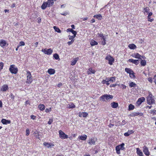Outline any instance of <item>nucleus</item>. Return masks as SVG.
<instances>
[{"instance_id":"16","label":"nucleus","mask_w":156,"mask_h":156,"mask_svg":"<svg viewBox=\"0 0 156 156\" xmlns=\"http://www.w3.org/2000/svg\"><path fill=\"white\" fill-rule=\"evenodd\" d=\"M47 7H48V4L47 2H44L41 6L42 9H45Z\"/></svg>"},{"instance_id":"36","label":"nucleus","mask_w":156,"mask_h":156,"mask_svg":"<svg viewBox=\"0 0 156 156\" xmlns=\"http://www.w3.org/2000/svg\"><path fill=\"white\" fill-rule=\"evenodd\" d=\"M134 106L132 104H130L129 106L128 110L130 111L133 110L134 108Z\"/></svg>"},{"instance_id":"50","label":"nucleus","mask_w":156,"mask_h":156,"mask_svg":"<svg viewBox=\"0 0 156 156\" xmlns=\"http://www.w3.org/2000/svg\"><path fill=\"white\" fill-rule=\"evenodd\" d=\"M19 44L20 46H24L25 45V43L23 41H21L20 42Z\"/></svg>"},{"instance_id":"30","label":"nucleus","mask_w":156,"mask_h":156,"mask_svg":"<svg viewBox=\"0 0 156 156\" xmlns=\"http://www.w3.org/2000/svg\"><path fill=\"white\" fill-rule=\"evenodd\" d=\"M125 70L126 72L129 74L131 73L132 72H133V71L132 69L127 68H126L125 69Z\"/></svg>"},{"instance_id":"60","label":"nucleus","mask_w":156,"mask_h":156,"mask_svg":"<svg viewBox=\"0 0 156 156\" xmlns=\"http://www.w3.org/2000/svg\"><path fill=\"white\" fill-rule=\"evenodd\" d=\"M107 80H108L107 78L105 80H103L102 81V83L103 84H105V83H106V82H107Z\"/></svg>"},{"instance_id":"2","label":"nucleus","mask_w":156,"mask_h":156,"mask_svg":"<svg viewBox=\"0 0 156 156\" xmlns=\"http://www.w3.org/2000/svg\"><path fill=\"white\" fill-rule=\"evenodd\" d=\"M26 76L27 77L26 83H30L32 81V79L31 73L29 71L27 72Z\"/></svg>"},{"instance_id":"58","label":"nucleus","mask_w":156,"mask_h":156,"mask_svg":"<svg viewBox=\"0 0 156 156\" xmlns=\"http://www.w3.org/2000/svg\"><path fill=\"white\" fill-rule=\"evenodd\" d=\"M148 81H149L150 82L152 83V79L151 77H149L147 79Z\"/></svg>"},{"instance_id":"53","label":"nucleus","mask_w":156,"mask_h":156,"mask_svg":"<svg viewBox=\"0 0 156 156\" xmlns=\"http://www.w3.org/2000/svg\"><path fill=\"white\" fill-rule=\"evenodd\" d=\"M148 20L149 21L152 22L154 20L153 19H151L150 17H147Z\"/></svg>"},{"instance_id":"17","label":"nucleus","mask_w":156,"mask_h":156,"mask_svg":"<svg viewBox=\"0 0 156 156\" xmlns=\"http://www.w3.org/2000/svg\"><path fill=\"white\" fill-rule=\"evenodd\" d=\"M6 44V42L5 40H1L0 41V45L2 47L5 46Z\"/></svg>"},{"instance_id":"5","label":"nucleus","mask_w":156,"mask_h":156,"mask_svg":"<svg viewBox=\"0 0 156 156\" xmlns=\"http://www.w3.org/2000/svg\"><path fill=\"white\" fill-rule=\"evenodd\" d=\"M60 137L62 139H67L68 136L66 134L62 131L60 130L58 131Z\"/></svg>"},{"instance_id":"62","label":"nucleus","mask_w":156,"mask_h":156,"mask_svg":"<svg viewBox=\"0 0 156 156\" xmlns=\"http://www.w3.org/2000/svg\"><path fill=\"white\" fill-rule=\"evenodd\" d=\"M108 126L109 127L111 128L114 126V125L111 123H110Z\"/></svg>"},{"instance_id":"39","label":"nucleus","mask_w":156,"mask_h":156,"mask_svg":"<svg viewBox=\"0 0 156 156\" xmlns=\"http://www.w3.org/2000/svg\"><path fill=\"white\" fill-rule=\"evenodd\" d=\"M140 63L142 66H145L146 65V62L145 60H141Z\"/></svg>"},{"instance_id":"46","label":"nucleus","mask_w":156,"mask_h":156,"mask_svg":"<svg viewBox=\"0 0 156 156\" xmlns=\"http://www.w3.org/2000/svg\"><path fill=\"white\" fill-rule=\"evenodd\" d=\"M74 39H72L71 41L68 42L67 44L69 45H70L72 44V43L74 42Z\"/></svg>"},{"instance_id":"25","label":"nucleus","mask_w":156,"mask_h":156,"mask_svg":"<svg viewBox=\"0 0 156 156\" xmlns=\"http://www.w3.org/2000/svg\"><path fill=\"white\" fill-rule=\"evenodd\" d=\"M67 107L69 108H73L75 107V105L73 103H71L67 105Z\"/></svg>"},{"instance_id":"18","label":"nucleus","mask_w":156,"mask_h":156,"mask_svg":"<svg viewBox=\"0 0 156 156\" xmlns=\"http://www.w3.org/2000/svg\"><path fill=\"white\" fill-rule=\"evenodd\" d=\"M132 56L137 58L141 59V55L137 53H134L132 55Z\"/></svg>"},{"instance_id":"24","label":"nucleus","mask_w":156,"mask_h":156,"mask_svg":"<svg viewBox=\"0 0 156 156\" xmlns=\"http://www.w3.org/2000/svg\"><path fill=\"white\" fill-rule=\"evenodd\" d=\"M48 73L50 75L54 74L55 73V70L53 69H49L48 71Z\"/></svg>"},{"instance_id":"51","label":"nucleus","mask_w":156,"mask_h":156,"mask_svg":"<svg viewBox=\"0 0 156 156\" xmlns=\"http://www.w3.org/2000/svg\"><path fill=\"white\" fill-rule=\"evenodd\" d=\"M30 132L29 129H27L26 130V135L27 136H28Z\"/></svg>"},{"instance_id":"45","label":"nucleus","mask_w":156,"mask_h":156,"mask_svg":"<svg viewBox=\"0 0 156 156\" xmlns=\"http://www.w3.org/2000/svg\"><path fill=\"white\" fill-rule=\"evenodd\" d=\"M108 79L109 80V81H113L115 80V78L114 77H111L109 78H108Z\"/></svg>"},{"instance_id":"44","label":"nucleus","mask_w":156,"mask_h":156,"mask_svg":"<svg viewBox=\"0 0 156 156\" xmlns=\"http://www.w3.org/2000/svg\"><path fill=\"white\" fill-rule=\"evenodd\" d=\"M102 18V16L101 14H98L96 16V18L98 19V20H101Z\"/></svg>"},{"instance_id":"42","label":"nucleus","mask_w":156,"mask_h":156,"mask_svg":"<svg viewBox=\"0 0 156 156\" xmlns=\"http://www.w3.org/2000/svg\"><path fill=\"white\" fill-rule=\"evenodd\" d=\"M129 74L130 77L131 78H135V76L134 75V73L133 71V72H132L131 73H130Z\"/></svg>"},{"instance_id":"55","label":"nucleus","mask_w":156,"mask_h":156,"mask_svg":"<svg viewBox=\"0 0 156 156\" xmlns=\"http://www.w3.org/2000/svg\"><path fill=\"white\" fill-rule=\"evenodd\" d=\"M14 96L12 94H11L9 96V97L11 98L13 100L14 99Z\"/></svg>"},{"instance_id":"7","label":"nucleus","mask_w":156,"mask_h":156,"mask_svg":"<svg viewBox=\"0 0 156 156\" xmlns=\"http://www.w3.org/2000/svg\"><path fill=\"white\" fill-rule=\"evenodd\" d=\"M105 59L108 61V63L110 65H112V62L114 61L113 57L110 55L107 56L105 58Z\"/></svg>"},{"instance_id":"31","label":"nucleus","mask_w":156,"mask_h":156,"mask_svg":"<svg viewBox=\"0 0 156 156\" xmlns=\"http://www.w3.org/2000/svg\"><path fill=\"white\" fill-rule=\"evenodd\" d=\"M115 149L116 151V153L118 154H120V150H121V149L120 148V147L119 146V145L117 146L115 148Z\"/></svg>"},{"instance_id":"38","label":"nucleus","mask_w":156,"mask_h":156,"mask_svg":"<svg viewBox=\"0 0 156 156\" xmlns=\"http://www.w3.org/2000/svg\"><path fill=\"white\" fill-rule=\"evenodd\" d=\"M38 16L37 13V12H35L34 13H33L31 15L32 17L36 18Z\"/></svg>"},{"instance_id":"56","label":"nucleus","mask_w":156,"mask_h":156,"mask_svg":"<svg viewBox=\"0 0 156 156\" xmlns=\"http://www.w3.org/2000/svg\"><path fill=\"white\" fill-rule=\"evenodd\" d=\"M52 122H53V119H49V121L48 122V124L49 125H50L51 124V123Z\"/></svg>"},{"instance_id":"33","label":"nucleus","mask_w":156,"mask_h":156,"mask_svg":"<svg viewBox=\"0 0 156 156\" xmlns=\"http://www.w3.org/2000/svg\"><path fill=\"white\" fill-rule=\"evenodd\" d=\"M150 10H145V11L144 12V14H145L146 13L148 15L147 17H150L152 15V13L150 12Z\"/></svg>"},{"instance_id":"28","label":"nucleus","mask_w":156,"mask_h":156,"mask_svg":"<svg viewBox=\"0 0 156 156\" xmlns=\"http://www.w3.org/2000/svg\"><path fill=\"white\" fill-rule=\"evenodd\" d=\"M38 108L41 111L44 110L45 108V106L43 104H40L38 106Z\"/></svg>"},{"instance_id":"8","label":"nucleus","mask_w":156,"mask_h":156,"mask_svg":"<svg viewBox=\"0 0 156 156\" xmlns=\"http://www.w3.org/2000/svg\"><path fill=\"white\" fill-rule=\"evenodd\" d=\"M147 103L149 105H151L154 103V100L153 98L152 97H148L147 98Z\"/></svg>"},{"instance_id":"9","label":"nucleus","mask_w":156,"mask_h":156,"mask_svg":"<svg viewBox=\"0 0 156 156\" xmlns=\"http://www.w3.org/2000/svg\"><path fill=\"white\" fill-rule=\"evenodd\" d=\"M143 151L147 156H149V155L150 152L148 150V148L146 146H144L143 147Z\"/></svg>"},{"instance_id":"54","label":"nucleus","mask_w":156,"mask_h":156,"mask_svg":"<svg viewBox=\"0 0 156 156\" xmlns=\"http://www.w3.org/2000/svg\"><path fill=\"white\" fill-rule=\"evenodd\" d=\"M3 64L2 62L0 63V71L2 69Z\"/></svg>"},{"instance_id":"15","label":"nucleus","mask_w":156,"mask_h":156,"mask_svg":"<svg viewBox=\"0 0 156 156\" xmlns=\"http://www.w3.org/2000/svg\"><path fill=\"white\" fill-rule=\"evenodd\" d=\"M88 115L87 113L86 112H79V116L80 117H86Z\"/></svg>"},{"instance_id":"3","label":"nucleus","mask_w":156,"mask_h":156,"mask_svg":"<svg viewBox=\"0 0 156 156\" xmlns=\"http://www.w3.org/2000/svg\"><path fill=\"white\" fill-rule=\"evenodd\" d=\"M9 70L12 73L16 74L18 72V69L14 67V65H11L9 68Z\"/></svg>"},{"instance_id":"37","label":"nucleus","mask_w":156,"mask_h":156,"mask_svg":"<svg viewBox=\"0 0 156 156\" xmlns=\"http://www.w3.org/2000/svg\"><path fill=\"white\" fill-rule=\"evenodd\" d=\"M136 86V84L135 83L133 82H131L129 84V86L130 87H135Z\"/></svg>"},{"instance_id":"13","label":"nucleus","mask_w":156,"mask_h":156,"mask_svg":"<svg viewBox=\"0 0 156 156\" xmlns=\"http://www.w3.org/2000/svg\"><path fill=\"white\" fill-rule=\"evenodd\" d=\"M96 72L95 70L93 69L92 68H90L88 69L87 71V74L88 75L90 74L91 73L94 74Z\"/></svg>"},{"instance_id":"57","label":"nucleus","mask_w":156,"mask_h":156,"mask_svg":"<svg viewBox=\"0 0 156 156\" xmlns=\"http://www.w3.org/2000/svg\"><path fill=\"white\" fill-rule=\"evenodd\" d=\"M121 87L122 89H126V86L123 84H121Z\"/></svg>"},{"instance_id":"14","label":"nucleus","mask_w":156,"mask_h":156,"mask_svg":"<svg viewBox=\"0 0 156 156\" xmlns=\"http://www.w3.org/2000/svg\"><path fill=\"white\" fill-rule=\"evenodd\" d=\"M43 145L48 148L54 146V144L51 143H47L46 142H44Z\"/></svg>"},{"instance_id":"11","label":"nucleus","mask_w":156,"mask_h":156,"mask_svg":"<svg viewBox=\"0 0 156 156\" xmlns=\"http://www.w3.org/2000/svg\"><path fill=\"white\" fill-rule=\"evenodd\" d=\"M1 122L3 124L6 125L8 124H10L11 121L9 120H6L5 119H3L1 121Z\"/></svg>"},{"instance_id":"26","label":"nucleus","mask_w":156,"mask_h":156,"mask_svg":"<svg viewBox=\"0 0 156 156\" xmlns=\"http://www.w3.org/2000/svg\"><path fill=\"white\" fill-rule=\"evenodd\" d=\"M111 106L113 108H116L118 106V104L117 103L113 102L112 103Z\"/></svg>"},{"instance_id":"63","label":"nucleus","mask_w":156,"mask_h":156,"mask_svg":"<svg viewBox=\"0 0 156 156\" xmlns=\"http://www.w3.org/2000/svg\"><path fill=\"white\" fill-rule=\"evenodd\" d=\"M154 82L156 84V75L154 76Z\"/></svg>"},{"instance_id":"52","label":"nucleus","mask_w":156,"mask_h":156,"mask_svg":"<svg viewBox=\"0 0 156 156\" xmlns=\"http://www.w3.org/2000/svg\"><path fill=\"white\" fill-rule=\"evenodd\" d=\"M71 33L73 34V35L76 36L77 34V32L76 31H75L73 30Z\"/></svg>"},{"instance_id":"12","label":"nucleus","mask_w":156,"mask_h":156,"mask_svg":"<svg viewBox=\"0 0 156 156\" xmlns=\"http://www.w3.org/2000/svg\"><path fill=\"white\" fill-rule=\"evenodd\" d=\"M145 99V98L143 97L140 98L138 99L137 101V103L139 105H140L142 102L144 101Z\"/></svg>"},{"instance_id":"41","label":"nucleus","mask_w":156,"mask_h":156,"mask_svg":"<svg viewBox=\"0 0 156 156\" xmlns=\"http://www.w3.org/2000/svg\"><path fill=\"white\" fill-rule=\"evenodd\" d=\"M53 57L55 59L58 60L59 59V55L57 54H55L53 55Z\"/></svg>"},{"instance_id":"6","label":"nucleus","mask_w":156,"mask_h":156,"mask_svg":"<svg viewBox=\"0 0 156 156\" xmlns=\"http://www.w3.org/2000/svg\"><path fill=\"white\" fill-rule=\"evenodd\" d=\"M97 140L96 138H92L88 140V143L90 145H94Z\"/></svg>"},{"instance_id":"23","label":"nucleus","mask_w":156,"mask_h":156,"mask_svg":"<svg viewBox=\"0 0 156 156\" xmlns=\"http://www.w3.org/2000/svg\"><path fill=\"white\" fill-rule=\"evenodd\" d=\"M143 113H139L138 112H134L132 113L131 114V115L132 116H136L138 115H142Z\"/></svg>"},{"instance_id":"47","label":"nucleus","mask_w":156,"mask_h":156,"mask_svg":"<svg viewBox=\"0 0 156 156\" xmlns=\"http://www.w3.org/2000/svg\"><path fill=\"white\" fill-rule=\"evenodd\" d=\"M76 36L73 35L72 36H71L70 35L69 36V40L73 39L76 37Z\"/></svg>"},{"instance_id":"40","label":"nucleus","mask_w":156,"mask_h":156,"mask_svg":"<svg viewBox=\"0 0 156 156\" xmlns=\"http://www.w3.org/2000/svg\"><path fill=\"white\" fill-rule=\"evenodd\" d=\"M119 146L121 150H124L125 149V148L124 147V143H122L120 145H119Z\"/></svg>"},{"instance_id":"43","label":"nucleus","mask_w":156,"mask_h":156,"mask_svg":"<svg viewBox=\"0 0 156 156\" xmlns=\"http://www.w3.org/2000/svg\"><path fill=\"white\" fill-rule=\"evenodd\" d=\"M98 35L102 38V39H105L103 34L102 33H98Z\"/></svg>"},{"instance_id":"21","label":"nucleus","mask_w":156,"mask_h":156,"mask_svg":"<svg viewBox=\"0 0 156 156\" xmlns=\"http://www.w3.org/2000/svg\"><path fill=\"white\" fill-rule=\"evenodd\" d=\"M134 132V131L133 130H129L127 132L124 134V135L125 136H128L131 134L133 133Z\"/></svg>"},{"instance_id":"59","label":"nucleus","mask_w":156,"mask_h":156,"mask_svg":"<svg viewBox=\"0 0 156 156\" xmlns=\"http://www.w3.org/2000/svg\"><path fill=\"white\" fill-rule=\"evenodd\" d=\"M72 30H73V29H71V28H68L66 30V31L67 32H71L72 31Z\"/></svg>"},{"instance_id":"35","label":"nucleus","mask_w":156,"mask_h":156,"mask_svg":"<svg viewBox=\"0 0 156 156\" xmlns=\"http://www.w3.org/2000/svg\"><path fill=\"white\" fill-rule=\"evenodd\" d=\"M53 28L56 32L58 33H60L61 32L60 30L56 26H54L53 27Z\"/></svg>"},{"instance_id":"20","label":"nucleus","mask_w":156,"mask_h":156,"mask_svg":"<svg viewBox=\"0 0 156 156\" xmlns=\"http://www.w3.org/2000/svg\"><path fill=\"white\" fill-rule=\"evenodd\" d=\"M8 89V87L7 84H5L3 85L1 88L2 91H6Z\"/></svg>"},{"instance_id":"1","label":"nucleus","mask_w":156,"mask_h":156,"mask_svg":"<svg viewBox=\"0 0 156 156\" xmlns=\"http://www.w3.org/2000/svg\"><path fill=\"white\" fill-rule=\"evenodd\" d=\"M113 97L112 95L109 94H105L100 97V99L101 101H105V99L108 101L110 99H112Z\"/></svg>"},{"instance_id":"48","label":"nucleus","mask_w":156,"mask_h":156,"mask_svg":"<svg viewBox=\"0 0 156 156\" xmlns=\"http://www.w3.org/2000/svg\"><path fill=\"white\" fill-rule=\"evenodd\" d=\"M105 38L103 39V41H101V44L103 45H105L106 44Z\"/></svg>"},{"instance_id":"64","label":"nucleus","mask_w":156,"mask_h":156,"mask_svg":"<svg viewBox=\"0 0 156 156\" xmlns=\"http://www.w3.org/2000/svg\"><path fill=\"white\" fill-rule=\"evenodd\" d=\"M51 111V108H50V109L47 108L45 109V112H49V111Z\"/></svg>"},{"instance_id":"49","label":"nucleus","mask_w":156,"mask_h":156,"mask_svg":"<svg viewBox=\"0 0 156 156\" xmlns=\"http://www.w3.org/2000/svg\"><path fill=\"white\" fill-rule=\"evenodd\" d=\"M151 113L156 114V110H151Z\"/></svg>"},{"instance_id":"34","label":"nucleus","mask_w":156,"mask_h":156,"mask_svg":"<svg viewBox=\"0 0 156 156\" xmlns=\"http://www.w3.org/2000/svg\"><path fill=\"white\" fill-rule=\"evenodd\" d=\"M129 47L131 49H134L136 48V46L134 44H129Z\"/></svg>"},{"instance_id":"10","label":"nucleus","mask_w":156,"mask_h":156,"mask_svg":"<svg viewBox=\"0 0 156 156\" xmlns=\"http://www.w3.org/2000/svg\"><path fill=\"white\" fill-rule=\"evenodd\" d=\"M128 61L129 62H132L136 65L139 64L140 62L139 60H134L132 59H129Z\"/></svg>"},{"instance_id":"61","label":"nucleus","mask_w":156,"mask_h":156,"mask_svg":"<svg viewBox=\"0 0 156 156\" xmlns=\"http://www.w3.org/2000/svg\"><path fill=\"white\" fill-rule=\"evenodd\" d=\"M30 117H31V118L32 119H35L36 117L34 115H31Z\"/></svg>"},{"instance_id":"32","label":"nucleus","mask_w":156,"mask_h":156,"mask_svg":"<svg viewBox=\"0 0 156 156\" xmlns=\"http://www.w3.org/2000/svg\"><path fill=\"white\" fill-rule=\"evenodd\" d=\"M90 44L91 46H93L97 45L98 44V43L94 40H92L91 41H90Z\"/></svg>"},{"instance_id":"19","label":"nucleus","mask_w":156,"mask_h":156,"mask_svg":"<svg viewBox=\"0 0 156 156\" xmlns=\"http://www.w3.org/2000/svg\"><path fill=\"white\" fill-rule=\"evenodd\" d=\"M53 0H48L47 2L48 4V7H51L54 4Z\"/></svg>"},{"instance_id":"27","label":"nucleus","mask_w":156,"mask_h":156,"mask_svg":"<svg viewBox=\"0 0 156 156\" xmlns=\"http://www.w3.org/2000/svg\"><path fill=\"white\" fill-rule=\"evenodd\" d=\"M79 59V58H76L74 59L71 62V65L72 66H74L75 65Z\"/></svg>"},{"instance_id":"29","label":"nucleus","mask_w":156,"mask_h":156,"mask_svg":"<svg viewBox=\"0 0 156 156\" xmlns=\"http://www.w3.org/2000/svg\"><path fill=\"white\" fill-rule=\"evenodd\" d=\"M87 136L86 135H83V136L81 135L79 137L80 139L81 140H86L87 139Z\"/></svg>"},{"instance_id":"22","label":"nucleus","mask_w":156,"mask_h":156,"mask_svg":"<svg viewBox=\"0 0 156 156\" xmlns=\"http://www.w3.org/2000/svg\"><path fill=\"white\" fill-rule=\"evenodd\" d=\"M136 153L139 156H143V152L139 148H136Z\"/></svg>"},{"instance_id":"4","label":"nucleus","mask_w":156,"mask_h":156,"mask_svg":"<svg viewBox=\"0 0 156 156\" xmlns=\"http://www.w3.org/2000/svg\"><path fill=\"white\" fill-rule=\"evenodd\" d=\"M41 51L45 54L48 55H51L52 52V50L51 48L47 49L46 48L42 49Z\"/></svg>"}]
</instances>
